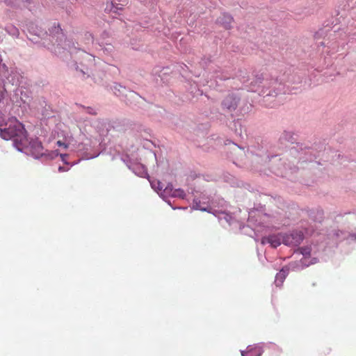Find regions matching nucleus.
Listing matches in <instances>:
<instances>
[{
    "instance_id": "obj_3",
    "label": "nucleus",
    "mask_w": 356,
    "mask_h": 356,
    "mask_svg": "<svg viewBox=\"0 0 356 356\" xmlns=\"http://www.w3.org/2000/svg\"><path fill=\"white\" fill-rule=\"evenodd\" d=\"M54 29V32L57 34L56 39V43L53 44L51 51L58 56L64 53L65 50H67L70 53H72L71 47H70V40H67L65 38L59 26Z\"/></svg>"
},
{
    "instance_id": "obj_4",
    "label": "nucleus",
    "mask_w": 356,
    "mask_h": 356,
    "mask_svg": "<svg viewBox=\"0 0 356 356\" xmlns=\"http://www.w3.org/2000/svg\"><path fill=\"white\" fill-rule=\"evenodd\" d=\"M112 39L108 37L106 32L102 33L97 42L94 44L95 48L103 51L106 55H112L115 51V47L111 42Z\"/></svg>"
},
{
    "instance_id": "obj_21",
    "label": "nucleus",
    "mask_w": 356,
    "mask_h": 356,
    "mask_svg": "<svg viewBox=\"0 0 356 356\" xmlns=\"http://www.w3.org/2000/svg\"><path fill=\"white\" fill-rule=\"evenodd\" d=\"M86 112L88 113H89V114H91V115H96L97 114V112L92 108L88 107V108H86Z\"/></svg>"
},
{
    "instance_id": "obj_24",
    "label": "nucleus",
    "mask_w": 356,
    "mask_h": 356,
    "mask_svg": "<svg viewBox=\"0 0 356 356\" xmlns=\"http://www.w3.org/2000/svg\"><path fill=\"white\" fill-rule=\"evenodd\" d=\"M153 72H154V74H158V76H159L162 77V76H161L160 74H159V67H155V68L154 69V70H153Z\"/></svg>"
},
{
    "instance_id": "obj_8",
    "label": "nucleus",
    "mask_w": 356,
    "mask_h": 356,
    "mask_svg": "<svg viewBox=\"0 0 356 356\" xmlns=\"http://www.w3.org/2000/svg\"><path fill=\"white\" fill-rule=\"evenodd\" d=\"M127 165L137 176L145 177L148 175L145 167L141 163L129 162Z\"/></svg>"
},
{
    "instance_id": "obj_15",
    "label": "nucleus",
    "mask_w": 356,
    "mask_h": 356,
    "mask_svg": "<svg viewBox=\"0 0 356 356\" xmlns=\"http://www.w3.org/2000/svg\"><path fill=\"white\" fill-rule=\"evenodd\" d=\"M247 349L248 353L250 354L249 356H261L263 352L260 346L252 347L249 346Z\"/></svg>"
},
{
    "instance_id": "obj_2",
    "label": "nucleus",
    "mask_w": 356,
    "mask_h": 356,
    "mask_svg": "<svg viewBox=\"0 0 356 356\" xmlns=\"http://www.w3.org/2000/svg\"><path fill=\"white\" fill-rule=\"evenodd\" d=\"M248 90L257 92L263 95L266 101L270 97H275L278 95L284 93V86L277 79H269L266 74H261L255 75L250 85L246 86Z\"/></svg>"
},
{
    "instance_id": "obj_33",
    "label": "nucleus",
    "mask_w": 356,
    "mask_h": 356,
    "mask_svg": "<svg viewBox=\"0 0 356 356\" xmlns=\"http://www.w3.org/2000/svg\"><path fill=\"white\" fill-rule=\"evenodd\" d=\"M241 81H242L243 83H245V82L248 81V79H245V77H243Z\"/></svg>"
},
{
    "instance_id": "obj_1",
    "label": "nucleus",
    "mask_w": 356,
    "mask_h": 356,
    "mask_svg": "<svg viewBox=\"0 0 356 356\" xmlns=\"http://www.w3.org/2000/svg\"><path fill=\"white\" fill-rule=\"evenodd\" d=\"M1 138L4 140L13 138V145L19 151L30 154L35 159L46 156L41 142L38 139L29 141L24 125L17 119L10 121L8 129L1 131ZM58 155V152L56 150L48 154L47 156L52 159Z\"/></svg>"
},
{
    "instance_id": "obj_25",
    "label": "nucleus",
    "mask_w": 356,
    "mask_h": 356,
    "mask_svg": "<svg viewBox=\"0 0 356 356\" xmlns=\"http://www.w3.org/2000/svg\"><path fill=\"white\" fill-rule=\"evenodd\" d=\"M60 157H61L62 161H63L64 163H67V162L65 161V158L67 156V154H60Z\"/></svg>"
},
{
    "instance_id": "obj_7",
    "label": "nucleus",
    "mask_w": 356,
    "mask_h": 356,
    "mask_svg": "<svg viewBox=\"0 0 356 356\" xmlns=\"http://www.w3.org/2000/svg\"><path fill=\"white\" fill-rule=\"evenodd\" d=\"M283 234H272L268 236H264L261 238V244L265 245L269 243L271 247L277 248L283 243Z\"/></svg>"
},
{
    "instance_id": "obj_6",
    "label": "nucleus",
    "mask_w": 356,
    "mask_h": 356,
    "mask_svg": "<svg viewBox=\"0 0 356 356\" xmlns=\"http://www.w3.org/2000/svg\"><path fill=\"white\" fill-rule=\"evenodd\" d=\"M303 240V234L300 231H294L291 234H284L283 243L289 246H297Z\"/></svg>"
},
{
    "instance_id": "obj_20",
    "label": "nucleus",
    "mask_w": 356,
    "mask_h": 356,
    "mask_svg": "<svg viewBox=\"0 0 356 356\" xmlns=\"http://www.w3.org/2000/svg\"><path fill=\"white\" fill-rule=\"evenodd\" d=\"M84 40H85L86 44H89L90 43L92 44H94L93 36H92V33H86L85 34Z\"/></svg>"
},
{
    "instance_id": "obj_29",
    "label": "nucleus",
    "mask_w": 356,
    "mask_h": 356,
    "mask_svg": "<svg viewBox=\"0 0 356 356\" xmlns=\"http://www.w3.org/2000/svg\"><path fill=\"white\" fill-rule=\"evenodd\" d=\"M350 237L353 240H356V234H351V235H350Z\"/></svg>"
},
{
    "instance_id": "obj_23",
    "label": "nucleus",
    "mask_w": 356,
    "mask_h": 356,
    "mask_svg": "<svg viewBox=\"0 0 356 356\" xmlns=\"http://www.w3.org/2000/svg\"><path fill=\"white\" fill-rule=\"evenodd\" d=\"M85 146H88L87 144H81L79 145V149L81 150V149H86V150H88V147H85Z\"/></svg>"
},
{
    "instance_id": "obj_22",
    "label": "nucleus",
    "mask_w": 356,
    "mask_h": 356,
    "mask_svg": "<svg viewBox=\"0 0 356 356\" xmlns=\"http://www.w3.org/2000/svg\"><path fill=\"white\" fill-rule=\"evenodd\" d=\"M57 145L59 147H63L64 148H67L68 147V145L65 143H63L60 140L57 141Z\"/></svg>"
},
{
    "instance_id": "obj_26",
    "label": "nucleus",
    "mask_w": 356,
    "mask_h": 356,
    "mask_svg": "<svg viewBox=\"0 0 356 356\" xmlns=\"http://www.w3.org/2000/svg\"><path fill=\"white\" fill-rule=\"evenodd\" d=\"M67 170H68V169H66L65 167H63V166H60L58 168V171L60 172H61L67 171Z\"/></svg>"
},
{
    "instance_id": "obj_9",
    "label": "nucleus",
    "mask_w": 356,
    "mask_h": 356,
    "mask_svg": "<svg viewBox=\"0 0 356 356\" xmlns=\"http://www.w3.org/2000/svg\"><path fill=\"white\" fill-rule=\"evenodd\" d=\"M113 90L115 95H125L128 98V100H129L130 99H136L140 97L136 92L133 91H127L125 88L122 87L121 85L119 84H115V86L113 88Z\"/></svg>"
},
{
    "instance_id": "obj_19",
    "label": "nucleus",
    "mask_w": 356,
    "mask_h": 356,
    "mask_svg": "<svg viewBox=\"0 0 356 356\" xmlns=\"http://www.w3.org/2000/svg\"><path fill=\"white\" fill-rule=\"evenodd\" d=\"M171 197H179L181 199H184L186 197V193L184 191L180 188L179 189H173V193L171 195Z\"/></svg>"
},
{
    "instance_id": "obj_13",
    "label": "nucleus",
    "mask_w": 356,
    "mask_h": 356,
    "mask_svg": "<svg viewBox=\"0 0 356 356\" xmlns=\"http://www.w3.org/2000/svg\"><path fill=\"white\" fill-rule=\"evenodd\" d=\"M205 202H201L200 200H199L198 199H195L193 200V209H196V210H200V211H210L209 209V207L207 206L205 207L204 204H205Z\"/></svg>"
},
{
    "instance_id": "obj_14",
    "label": "nucleus",
    "mask_w": 356,
    "mask_h": 356,
    "mask_svg": "<svg viewBox=\"0 0 356 356\" xmlns=\"http://www.w3.org/2000/svg\"><path fill=\"white\" fill-rule=\"evenodd\" d=\"M17 119L16 118H12L6 121L4 116L0 113V131L5 130L9 128L10 122L12 120ZM0 136H1V131H0Z\"/></svg>"
},
{
    "instance_id": "obj_30",
    "label": "nucleus",
    "mask_w": 356,
    "mask_h": 356,
    "mask_svg": "<svg viewBox=\"0 0 356 356\" xmlns=\"http://www.w3.org/2000/svg\"><path fill=\"white\" fill-rule=\"evenodd\" d=\"M248 353V351H247V352H245V351H244V350H241V355H242V356H246V353Z\"/></svg>"
},
{
    "instance_id": "obj_11",
    "label": "nucleus",
    "mask_w": 356,
    "mask_h": 356,
    "mask_svg": "<svg viewBox=\"0 0 356 356\" xmlns=\"http://www.w3.org/2000/svg\"><path fill=\"white\" fill-rule=\"evenodd\" d=\"M217 22L221 24L225 29H229L232 27L233 18L229 15L224 13L218 18Z\"/></svg>"
},
{
    "instance_id": "obj_16",
    "label": "nucleus",
    "mask_w": 356,
    "mask_h": 356,
    "mask_svg": "<svg viewBox=\"0 0 356 356\" xmlns=\"http://www.w3.org/2000/svg\"><path fill=\"white\" fill-rule=\"evenodd\" d=\"M173 193V188L172 186H167L161 192L159 193L160 197L165 200L167 197L170 196Z\"/></svg>"
},
{
    "instance_id": "obj_31",
    "label": "nucleus",
    "mask_w": 356,
    "mask_h": 356,
    "mask_svg": "<svg viewBox=\"0 0 356 356\" xmlns=\"http://www.w3.org/2000/svg\"><path fill=\"white\" fill-rule=\"evenodd\" d=\"M3 98V94L1 91H0V102L1 101V99Z\"/></svg>"
},
{
    "instance_id": "obj_17",
    "label": "nucleus",
    "mask_w": 356,
    "mask_h": 356,
    "mask_svg": "<svg viewBox=\"0 0 356 356\" xmlns=\"http://www.w3.org/2000/svg\"><path fill=\"white\" fill-rule=\"evenodd\" d=\"M6 31L9 35H10L12 36H14V37L19 36V31L18 29L13 25L7 26L6 28Z\"/></svg>"
},
{
    "instance_id": "obj_10",
    "label": "nucleus",
    "mask_w": 356,
    "mask_h": 356,
    "mask_svg": "<svg viewBox=\"0 0 356 356\" xmlns=\"http://www.w3.org/2000/svg\"><path fill=\"white\" fill-rule=\"evenodd\" d=\"M300 252L303 255V259L300 260V262L303 267H307L311 264H316L317 262V259L316 258H313L311 261L307 262V257L310 256L311 253V248L310 247H304L300 249Z\"/></svg>"
},
{
    "instance_id": "obj_18",
    "label": "nucleus",
    "mask_w": 356,
    "mask_h": 356,
    "mask_svg": "<svg viewBox=\"0 0 356 356\" xmlns=\"http://www.w3.org/2000/svg\"><path fill=\"white\" fill-rule=\"evenodd\" d=\"M152 188L156 191L159 194L163 190V185L159 181H150Z\"/></svg>"
},
{
    "instance_id": "obj_12",
    "label": "nucleus",
    "mask_w": 356,
    "mask_h": 356,
    "mask_svg": "<svg viewBox=\"0 0 356 356\" xmlns=\"http://www.w3.org/2000/svg\"><path fill=\"white\" fill-rule=\"evenodd\" d=\"M289 272L287 267H284L282 270L276 275L275 283L276 286H280L282 284Z\"/></svg>"
},
{
    "instance_id": "obj_27",
    "label": "nucleus",
    "mask_w": 356,
    "mask_h": 356,
    "mask_svg": "<svg viewBox=\"0 0 356 356\" xmlns=\"http://www.w3.org/2000/svg\"><path fill=\"white\" fill-rule=\"evenodd\" d=\"M86 56L88 57V60H94V57L91 54H86Z\"/></svg>"
},
{
    "instance_id": "obj_28",
    "label": "nucleus",
    "mask_w": 356,
    "mask_h": 356,
    "mask_svg": "<svg viewBox=\"0 0 356 356\" xmlns=\"http://www.w3.org/2000/svg\"><path fill=\"white\" fill-rule=\"evenodd\" d=\"M70 47H71V50H72V53H71V54H72V53H73V49H73V48H74V49H76V47H74V44H72L71 45V42H70Z\"/></svg>"
},
{
    "instance_id": "obj_5",
    "label": "nucleus",
    "mask_w": 356,
    "mask_h": 356,
    "mask_svg": "<svg viewBox=\"0 0 356 356\" xmlns=\"http://www.w3.org/2000/svg\"><path fill=\"white\" fill-rule=\"evenodd\" d=\"M239 97L235 94H229L222 101V109L226 112H232L236 110L239 102Z\"/></svg>"
},
{
    "instance_id": "obj_32",
    "label": "nucleus",
    "mask_w": 356,
    "mask_h": 356,
    "mask_svg": "<svg viewBox=\"0 0 356 356\" xmlns=\"http://www.w3.org/2000/svg\"><path fill=\"white\" fill-rule=\"evenodd\" d=\"M97 156V155H95V156H86V158L87 159H88L94 158V157H95V156Z\"/></svg>"
}]
</instances>
